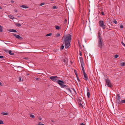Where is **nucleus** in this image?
Instances as JSON below:
<instances>
[{
	"label": "nucleus",
	"instance_id": "obj_19",
	"mask_svg": "<svg viewBox=\"0 0 125 125\" xmlns=\"http://www.w3.org/2000/svg\"><path fill=\"white\" fill-rule=\"evenodd\" d=\"M9 17L10 18L12 19H13L14 18V17L11 15H9Z\"/></svg>",
	"mask_w": 125,
	"mask_h": 125
},
{
	"label": "nucleus",
	"instance_id": "obj_55",
	"mask_svg": "<svg viewBox=\"0 0 125 125\" xmlns=\"http://www.w3.org/2000/svg\"><path fill=\"white\" fill-rule=\"evenodd\" d=\"M71 63H72V62H71Z\"/></svg>",
	"mask_w": 125,
	"mask_h": 125
},
{
	"label": "nucleus",
	"instance_id": "obj_57",
	"mask_svg": "<svg viewBox=\"0 0 125 125\" xmlns=\"http://www.w3.org/2000/svg\"><path fill=\"white\" fill-rule=\"evenodd\" d=\"M69 19H68V21H69Z\"/></svg>",
	"mask_w": 125,
	"mask_h": 125
},
{
	"label": "nucleus",
	"instance_id": "obj_9",
	"mask_svg": "<svg viewBox=\"0 0 125 125\" xmlns=\"http://www.w3.org/2000/svg\"><path fill=\"white\" fill-rule=\"evenodd\" d=\"M83 73L84 76L83 79L85 80H87L88 79V77L86 74L85 72Z\"/></svg>",
	"mask_w": 125,
	"mask_h": 125
},
{
	"label": "nucleus",
	"instance_id": "obj_52",
	"mask_svg": "<svg viewBox=\"0 0 125 125\" xmlns=\"http://www.w3.org/2000/svg\"><path fill=\"white\" fill-rule=\"evenodd\" d=\"M5 43V44H8V43Z\"/></svg>",
	"mask_w": 125,
	"mask_h": 125
},
{
	"label": "nucleus",
	"instance_id": "obj_17",
	"mask_svg": "<svg viewBox=\"0 0 125 125\" xmlns=\"http://www.w3.org/2000/svg\"><path fill=\"white\" fill-rule=\"evenodd\" d=\"M9 54L11 55H13L14 54V53H13L11 50L9 51Z\"/></svg>",
	"mask_w": 125,
	"mask_h": 125
},
{
	"label": "nucleus",
	"instance_id": "obj_25",
	"mask_svg": "<svg viewBox=\"0 0 125 125\" xmlns=\"http://www.w3.org/2000/svg\"><path fill=\"white\" fill-rule=\"evenodd\" d=\"M55 28L57 30H59L60 28L58 26H55Z\"/></svg>",
	"mask_w": 125,
	"mask_h": 125
},
{
	"label": "nucleus",
	"instance_id": "obj_36",
	"mask_svg": "<svg viewBox=\"0 0 125 125\" xmlns=\"http://www.w3.org/2000/svg\"><path fill=\"white\" fill-rule=\"evenodd\" d=\"M44 3H42L40 4V5L41 6H42L43 5H44Z\"/></svg>",
	"mask_w": 125,
	"mask_h": 125
},
{
	"label": "nucleus",
	"instance_id": "obj_8",
	"mask_svg": "<svg viewBox=\"0 0 125 125\" xmlns=\"http://www.w3.org/2000/svg\"><path fill=\"white\" fill-rule=\"evenodd\" d=\"M80 61L81 62V65L84 64V63L83 62V60L82 57H80L79 58Z\"/></svg>",
	"mask_w": 125,
	"mask_h": 125
},
{
	"label": "nucleus",
	"instance_id": "obj_34",
	"mask_svg": "<svg viewBox=\"0 0 125 125\" xmlns=\"http://www.w3.org/2000/svg\"><path fill=\"white\" fill-rule=\"evenodd\" d=\"M121 43L125 47V43H124L123 42H121Z\"/></svg>",
	"mask_w": 125,
	"mask_h": 125
},
{
	"label": "nucleus",
	"instance_id": "obj_46",
	"mask_svg": "<svg viewBox=\"0 0 125 125\" xmlns=\"http://www.w3.org/2000/svg\"><path fill=\"white\" fill-rule=\"evenodd\" d=\"M80 125H85V124L83 123H81L80 124Z\"/></svg>",
	"mask_w": 125,
	"mask_h": 125
},
{
	"label": "nucleus",
	"instance_id": "obj_28",
	"mask_svg": "<svg viewBox=\"0 0 125 125\" xmlns=\"http://www.w3.org/2000/svg\"><path fill=\"white\" fill-rule=\"evenodd\" d=\"M60 35V34L59 33H57L56 35V36L57 37H58Z\"/></svg>",
	"mask_w": 125,
	"mask_h": 125
},
{
	"label": "nucleus",
	"instance_id": "obj_21",
	"mask_svg": "<svg viewBox=\"0 0 125 125\" xmlns=\"http://www.w3.org/2000/svg\"><path fill=\"white\" fill-rule=\"evenodd\" d=\"M1 114L4 115H8V113L2 112L1 113Z\"/></svg>",
	"mask_w": 125,
	"mask_h": 125
},
{
	"label": "nucleus",
	"instance_id": "obj_31",
	"mask_svg": "<svg viewBox=\"0 0 125 125\" xmlns=\"http://www.w3.org/2000/svg\"><path fill=\"white\" fill-rule=\"evenodd\" d=\"M30 116L31 117L34 118V116L33 115H30Z\"/></svg>",
	"mask_w": 125,
	"mask_h": 125
},
{
	"label": "nucleus",
	"instance_id": "obj_23",
	"mask_svg": "<svg viewBox=\"0 0 125 125\" xmlns=\"http://www.w3.org/2000/svg\"><path fill=\"white\" fill-rule=\"evenodd\" d=\"M125 65V63L124 62H122L121 63L120 65L121 66H124Z\"/></svg>",
	"mask_w": 125,
	"mask_h": 125
},
{
	"label": "nucleus",
	"instance_id": "obj_38",
	"mask_svg": "<svg viewBox=\"0 0 125 125\" xmlns=\"http://www.w3.org/2000/svg\"><path fill=\"white\" fill-rule=\"evenodd\" d=\"M17 26L18 27H20L21 26V24L19 23L17 24Z\"/></svg>",
	"mask_w": 125,
	"mask_h": 125
},
{
	"label": "nucleus",
	"instance_id": "obj_6",
	"mask_svg": "<svg viewBox=\"0 0 125 125\" xmlns=\"http://www.w3.org/2000/svg\"><path fill=\"white\" fill-rule=\"evenodd\" d=\"M106 85H107V86L109 87H112V85L111 84L110 81L106 79Z\"/></svg>",
	"mask_w": 125,
	"mask_h": 125
},
{
	"label": "nucleus",
	"instance_id": "obj_30",
	"mask_svg": "<svg viewBox=\"0 0 125 125\" xmlns=\"http://www.w3.org/2000/svg\"><path fill=\"white\" fill-rule=\"evenodd\" d=\"M119 56V55L117 54H116L115 56V58H118Z\"/></svg>",
	"mask_w": 125,
	"mask_h": 125
},
{
	"label": "nucleus",
	"instance_id": "obj_39",
	"mask_svg": "<svg viewBox=\"0 0 125 125\" xmlns=\"http://www.w3.org/2000/svg\"><path fill=\"white\" fill-rule=\"evenodd\" d=\"M35 79L38 81H39L40 79L39 78H35Z\"/></svg>",
	"mask_w": 125,
	"mask_h": 125
},
{
	"label": "nucleus",
	"instance_id": "obj_10",
	"mask_svg": "<svg viewBox=\"0 0 125 125\" xmlns=\"http://www.w3.org/2000/svg\"><path fill=\"white\" fill-rule=\"evenodd\" d=\"M87 97H89L90 95V94L89 93V89L87 88Z\"/></svg>",
	"mask_w": 125,
	"mask_h": 125
},
{
	"label": "nucleus",
	"instance_id": "obj_41",
	"mask_svg": "<svg viewBox=\"0 0 125 125\" xmlns=\"http://www.w3.org/2000/svg\"><path fill=\"white\" fill-rule=\"evenodd\" d=\"M72 12H73L74 11L73 8H72Z\"/></svg>",
	"mask_w": 125,
	"mask_h": 125
},
{
	"label": "nucleus",
	"instance_id": "obj_51",
	"mask_svg": "<svg viewBox=\"0 0 125 125\" xmlns=\"http://www.w3.org/2000/svg\"><path fill=\"white\" fill-rule=\"evenodd\" d=\"M66 21H67V20L66 19L65 20V22H66Z\"/></svg>",
	"mask_w": 125,
	"mask_h": 125
},
{
	"label": "nucleus",
	"instance_id": "obj_42",
	"mask_svg": "<svg viewBox=\"0 0 125 125\" xmlns=\"http://www.w3.org/2000/svg\"><path fill=\"white\" fill-rule=\"evenodd\" d=\"M3 57H4L3 56H0V58L1 59H3L2 58H3Z\"/></svg>",
	"mask_w": 125,
	"mask_h": 125
},
{
	"label": "nucleus",
	"instance_id": "obj_49",
	"mask_svg": "<svg viewBox=\"0 0 125 125\" xmlns=\"http://www.w3.org/2000/svg\"><path fill=\"white\" fill-rule=\"evenodd\" d=\"M79 105L81 106H82V105L81 104H80Z\"/></svg>",
	"mask_w": 125,
	"mask_h": 125
},
{
	"label": "nucleus",
	"instance_id": "obj_3",
	"mask_svg": "<svg viewBox=\"0 0 125 125\" xmlns=\"http://www.w3.org/2000/svg\"><path fill=\"white\" fill-rule=\"evenodd\" d=\"M103 43L102 40V38H100V39H98V46L101 48L103 46Z\"/></svg>",
	"mask_w": 125,
	"mask_h": 125
},
{
	"label": "nucleus",
	"instance_id": "obj_37",
	"mask_svg": "<svg viewBox=\"0 0 125 125\" xmlns=\"http://www.w3.org/2000/svg\"><path fill=\"white\" fill-rule=\"evenodd\" d=\"M53 8L54 9H56L57 8L55 6H53Z\"/></svg>",
	"mask_w": 125,
	"mask_h": 125
},
{
	"label": "nucleus",
	"instance_id": "obj_15",
	"mask_svg": "<svg viewBox=\"0 0 125 125\" xmlns=\"http://www.w3.org/2000/svg\"><path fill=\"white\" fill-rule=\"evenodd\" d=\"M74 72L76 74V76L77 77V79L78 80V81L79 82H80V80L79 78H78V77L77 76V74L76 73V71L75 70H74Z\"/></svg>",
	"mask_w": 125,
	"mask_h": 125
},
{
	"label": "nucleus",
	"instance_id": "obj_29",
	"mask_svg": "<svg viewBox=\"0 0 125 125\" xmlns=\"http://www.w3.org/2000/svg\"><path fill=\"white\" fill-rule=\"evenodd\" d=\"M0 124H3V121L1 120H0Z\"/></svg>",
	"mask_w": 125,
	"mask_h": 125
},
{
	"label": "nucleus",
	"instance_id": "obj_32",
	"mask_svg": "<svg viewBox=\"0 0 125 125\" xmlns=\"http://www.w3.org/2000/svg\"><path fill=\"white\" fill-rule=\"evenodd\" d=\"M38 125H44L43 124L41 123V122H39Z\"/></svg>",
	"mask_w": 125,
	"mask_h": 125
},
{
	"label": "nucleus",
	"instance_id": "obj_44",
	"mask_svg": "<svg viewBox=\"0 0 125 125\" xmlns=\"http://www.w3.org/2000/svg\"><path fill=\"white\" fill-rule=\"evenodd\" d=\"M14 1H13V0H11V3H13L14 2Z\"/></svg>",
	"mask_w": 125,
	"mask_h": 125
},
{
	"label": "nucleus",
	"instance_id": "obj_2",
	"mask_svg": "<svg viewBox=\"0 0 125 125\" xmlns=\"http://www.w3.org/2000/svg\"><path fill=\"white\" fill-rule=\"evenodd\" d=\"M61 87L62 88H66L67 86L64 85V82L62 81L61 80H58L57 82Z\"/></svg>",
	"mask_w": 125,
	"mask_h": 125
},
{
	"label": "nucleus",
	"instance_id": "obj_22",
	"mask_svg": "<svg viewBox=\"0 0 125 125\" xmlns=\"http://www.w3.org/2000/svg\"><path fill=\"white\" fill-rule=\"evenodd\" d=\"M64 48V46L63 44H62L61 46L60 47V49L61 50H62Z\"/></svg>",
	"mask_w": 125,
	"mask_h": 125
},
{
	"label": "nucleus",
	"instance_id": "obj_16",
	"mask_svg": "<svg viewBox=\"0 0 125 125\" xmlns=\"http://www.w3.org/2000/svg\"><path fill=\"white\" fill-rule=\"evenodd\" d=\"M101 33L100 32H98V38L99 39H100V38H102V37H100L101 35Z\"/></svg>",
	"mask_w": 125,
	"mask_h": 125
},
{
	"label": "nucleus",
	"instance_id": "obj_45",
	"mask_svg": "<svg viewBox=\"0 0 125 125\" xmlns=\"http://www.w3.org/2000/svg\"><path fill=\"white\" fill-rule=\"evenodd\" d=\"M80 55L81 56L82 55V54L81 53L80 51Z\"/></svg>",
	"mask_w": 125,
	"mask_h": 125
},
{
	"label": "nucleus",
	"instance_id": "obj_26",
	"mask_svg": "<svg viewBox=\"0 0 125 125\" xmlns=\"http://www.w3.org/2000/svg\"><path fill=\"white\" fill-rule=\"evenodd\" d=\"M52 35V33H50L49 34H47L46 35V36H50L51 35Z\"/></svg>",
	"mask_w": 125,
	"mask_h": 125
},
{
	"label": "nucleus",
	"instance_id": "obj_50",
	"mask_svg": "<svg viewBox=\"0 0 125 125\" xmlns=\"http://www.w3.org/2000/svg\"><path fill=\"white\" fill-rule=\"evenodd\" d=\"M2 9V8L0 6V9Z\"/></svg>",
	"mask_w": 125,
	"mask_h": 125
},
{
	"label": "nucleus",
	"instance_id": "obj_27",
	"mask_svg": "<svg viewBox=\"0 0 125 125\" xmlns=\"http://www.w3.org/2000/svg\"><path fill=\"white\" fill-rule=\"evenodd\" d=\"M113 22L115 24H117V22L115 20H114L113 21Z\"/></svg>",
	"mask_w": 125,
	"mask_h": 125
},
{
	"label": "nucleus",
	"instance_id": "obj_56",
	"mask_svg": "<svg viewBox=\"0 0 125 125\" xmlns=\"http://www.w3.org/2000/svg\"><path fill=\"white\" fill-rule=\"evenodd\" d=\"M69 90L70 91V89H69Z\"/></svg>",
	"mask_w": 125,
	"mask_h": 125
},
{
	"label": "nucleus",
	"instance_id": "obj_48",
	"mask_svg": "<svg viewBox=\"0 0 125 125\" xmlns=\"http://www.w3.org/2000/svg\"><path fill=\"white\" fill-rule=\"evenodd\" d=\"M14 11L15 12H17V11L16 10H15Z\"/></svg>",
	"mask_w": 125,
	"mask_h": 125
},
{
	"label": "nucleus",
	"instance_id": "obj_47",
	"mask_svg": "<svg viewBox=\"0 0 125 125\" xmlns=\"http://www.w3.org/2000/svg\"><path fill=\"white\" fill-rule=\"evenodd\" d=\"M101 13H102V15H104V13L103 12H102Z\"/></svg>",
	"mask_w": 125,
	"mask_h": 125
},
{
	"label": "nucleus",
	"instance_id": "obj_7",
	"mask_svg": "<svg viewBox=\"0 0 125 125\" xmlns=\"http://www.w3.org/2000/svg\"><path fill=\"white\" fill-rule=\"evenodd\" d=\"M13 35L16 38H17L18 39L20 40H22V37H21L20 35H17L16 34L13 33Z\"/></svg>",
	"mask_w": 125,
	"mask_h": 125
},
{
	"label": "nucleus",
	"instance_id": "obj_33",
	"mask_svg": "<svg viewBox=\"0 0 125 125\" xmlns=\"http://www.w3.org/2000/svg\"><path fill=\"white\" fill-rule=\"evenodd\" d=\"M72 89V91L71 90V93H72V92H75V91L74 89Z\"/></svg>",
	"mask_w": 125,
	"mask_h": 125
},
{
	"label": "nucleus",
	"instance_id": "obj_53",
	"mask_svg": "<svg viewBox=\"0 0 125 125\" xmlns=\"http://www.w3.org/2000/svg\"><path fill=\"white\" fill-rule=\"evenodd\" d=\"M52 122H53V121L52 120Z\"/></svg>",
	"mask_w": 125,
	"mask_h": 125
},
{
	"label": "nucleus",
	"instance_id": "obj_12",
	"mask_svg": "<svg viewBox=\"0 0 125 125\" xmlns=\"http://www.w3.org/2000/svg\"><path fill=\"white\" fill-rule=\"evenodd\" d=\"M84 65V64L81 65V67H82L81 71H82V72H83V73L85 72V71H84V68L83 67Z\"/></svg>",
	"mask_w": 125,
	"mask_h": 125
},
{
	"label": "nucleus",
	"instance_id": "obj_11",
	"mask_svg": "<svg viewBox=\"0 0 125 125\" xmlns=\"http://www.w3.org/2000/svg\"><path fill=\"white\" fill-rule=\"evenodd\" d=\"M9 31L12 32H17V31L13 29H10L8 31Z\"/></svg>",
	"mask_w": 125,
	"mask_h": 125
},
{
	"label": "nucleus",
	"instance_id": "obj_35",
	"mask_svg": "<svg viewBox=\"0 0 125 125\" xmlns=\"http://www.w3.org/2000/svg\"><path fill=\"white\" fill-rule=\"evenodd\" d=\"M19 80L20 81H21V78L20 77H19Z\"/></svg>",
	"mask_w": 125,
	"mask_h": 125
},
{
	"label": "nucleus",
	"instance_id": "obj_24",
	"mask_svg": "<svg viewBox=\"0 0 125 125\" xmlns=\"http://www.w3.org/2000/svg\"><path fill=\"white\" fill-rule=\"evenodd\" d=\"M2 27L0 25V32H2Z\"/></svg>",
	"mask_w": 125,
	"mask_h": 125
},
{
	"label": "nucleus",
	"instance_id": "obj_43",
	"mask_svg": "<svg viewBox=\"0 0 125 125\" xmlns=\"http://www.w3.org/2000/svg\"><path fill=\"white\" fill-rule=\"evenodd\" d=\"M0 86H2V83L0 82Z\"/></svg>",
	"mask_w": 125,
	"mask_h": 125
},
{
	"label": "nucleus",
	"instance_id": "obj_1",
	"mask_svg": "<svg viewBox=\"0 0 125 125\" xmlns=\"http://www.w3.org/2000/svg\"><path fill=\"white\" fill-rule=\"evenodd\" d=\"M63 38H64V39L63 44H65V48H67L69 47L70 45L69 42L70 40V35H69L68 36L66 37H63Z\"/></svg>",
	"mask_w": 125,
	"mask_h": 125
},
{
	"label": "nucleus",
	"instance_id": "obj_18",
	"mask_svg": "<svg viewBox=\"0 0 125 125\" xmlns=\"http://www.w3.org/2000/svg\"><path fill=\"white\" fill-rule=\"evenodd\" d=\"M16 67L18 68H20L21 69V71H20V72L21 71L23 70V69L22 68L23 67H22L19 66H16Z\"/></svg>",
	"mask_w": 125,
	"mask_h": 125
},
{
	"label": "nucleus",
	"instance_id": "obj_13",
	"mask_svg": "<svg viewBox=\"0 0 125 125\" xmlns=\"http://www.w3.org/2000/svg\"><path fill=\"white\" fill-rule=\"evenodd\" d=\"M125 103V99L122 100L121 101H119V104H121L123 103Z\"/></svg>",
	"mask_w": 125,
	"mask_h": 125
},
{
	"label": "nucleus",
	"instance_id": "obj_40",
	"mask_svg": "<svg viewBox=\"0 0 125 125\" xmlns=\"http://www.w3.org/2000/svg\"><path fill=\"white\" fill-rule=\"evenodd\" d=\"M120 27L121 28H122V29L123 28V26L122 25H120Z\"/></svg>",
	"mask_w": 125,
	"mask_h": 125
},
{
	"label": "nucleus",
	"instance_id": "obj_5",
	"mask_svg": "<svg viewBox=\"0 0 125 125\" xmlns=\"http://www.w3.org/2000/svg\"><path fill=\"white\" fill-rule=\"evenodd\" d=\"M99 24L100 26L103 29H104L105 27L103 21H99Z\"/></svg>",
	"mask_w": 125,
	"mask_h": 125
},
{
	"label": "nucleus",
	"instance_id": "obj_20",
	"mask_svg": "<svg viewBox=\"0 0 125 125\" xmlns=\"http://www.w3.org/2000/svg\"><path fill=\"white\" fill-rule=\"evenodd\" d=\"M21 7H22L23 8H28V7H27V6H26L25 5H22V6H21Z\"/></svg>",
	"mask_w": 125,
	"mask_h": 125
},
{
	"label": "nucleus",
	"instance_id": "obj_54",
	"mask_svg": "<svg viewBox=\"0 0 125 125\" xmlns=\"http://www.w3.org/2000/svg\"><path fill=\"white\" fill-rule=\"evenodd\" d=\"M51 1H52L53 0H50Z\"/></svg>",
	"mask_w": 125,
	"mask_h": 125
},
{
	"label": "nucleus",
	"instance_id": "obj_4",
	"mask_svg": "<svg viewBox=\"0 0 125 125\" xmlns=\"http://www.w3.org/2000/svg\"><path fill=\"white\" fill-rule=\"evenodd\" d=\"M50 79L53 81L57 83L58 81V77L57 76H52L50 77Z\"/></svg>",
	"mask_w": 125,
	"mask_h": 125
},
{
	"label": "nucleus",
	"instance_id": "obj_14",
	"mask_svg": "<svg viewBox=\"0 0 125 125\" xmlns=\"http://www.w3.org/2000/svg\"><path fill=\"white\" fill-rule=\"evenodd\" d=\"M116 98V99H117V101H118V103H119V101H120V96L118 94Z\"/></svg>",
	"mask_w": 125,
	"mask_h": 125
}]
</instances>
